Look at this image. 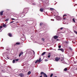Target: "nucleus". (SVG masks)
Returning a JSON list of instances; mask_svg holds the SVG:
<instances>
[{"label": "nucleus", "mask_w": 77, "mask_h": 77, "mask_svg": "<svg viewBox=\"0 0 77 77\" xmlns=\"http://www.w3.org/2000/svg\"><path fill=\"white\" fill-rule=\"evenodd\" d=\"M54 8H50V10H51V11H54Z\"/></svg>", "instance_id": "nucleus-24"}, {"label": "nucleus", "mask_w": 77, "mask_h": 77, "mask_svg": "<svg viewBox=\"0 0 77 77\" xmlns=\"http://www.w3.org/2000/svg\"><path fill=\"white\" fill-rule=\"evenodd\" d=\"M19 75L20 76H21V77H23V74L20 73L19 74Z\"/></svg>", "instance_id": "nucleus-18"}, {"label": "nucleus", "mask_w": 77, "mask_h": 77, "mask_svg": "<svg viewBox=\"0 0 77 77\" xmlns=\"http://www.w3.org/2000/svg\"><path fill=\"white\" fill-rule=\"evenodd\" d=\"M63 20H66V18L65 17H64L63 18Z\"/></svg>", "instance_id": "nucleus-39"}, {"label": "nucleus", "mask_w": 77, "mask_h": 77, "mask_svg": "<svg viewBox=\"0 0 77 77\" xmlns=\"http://www.w3.org/2000/svg\"><path fill=\"white\" fill-rule=\"evenodd\" d=\"M60 59V58L56 57L55 58V61L57 62V61H59Z\"/></svg>", "instance_id": "nucleus-5"}, {"label": "nucleus", "mask_w": 77, "mask_h": 77, "mask_svg": "<svg viewBox=\"0 0 77 77\" xmlns=\"http://www.w3.org/2000/svg\"><path fill=\"white\" fill-rule=\"evenodd\" d=\"M58 50H60V51H61L63 53L64 52V50L63 48H61L60 49H58Z\"/></svg>", "instance_id": "nucleus-3"}, {"label": "nucleus", "mask_w": 77, "mask_h": 77, "mask_svg": "<svg viewBox=\"0 0 77 77\" xmlns=\"http://www.w3.org/2000/svg\"><path fill=\"white\" fill-rule=\"evenodd\" d=\"M45 53H46V52H44L41 55L44 56V54H45Z\"/></svg>", "instance_id": "nucleus-10"}, {"label": "nucleus", "mask_w": 77, "mask_h": 77, "mask_svg": "<svg viewBox=\"0 0 77 77\" xmlns=\"http://www.w3.org/2000/svg\"><path fill=\"white\" fill-rule=\"evenodd\" d=\"M53 73L51 74L50 75V77H52V76H53Z\"/></svg>", "instance_id": "nucleus-27"}, {"label": "nucleus", "mask_w": 77, "mask_h": 77, "mask_svg": "<svg viewBox=\"0 0 77 77\" xmlns=\"http://www.w3.org/2000/svg\"><path fill=\"white\" fill-rule=\"evenodd\" d=\"M16 45H20V43L19 42H17L16 43Z\"/></svg>", "instance_id": "nucleus-14"}, {"label": "nucleus", "mask_w": 77, "mask_h": 77, "mask_svg": "<svg viewBox=\"0 0 77 77\" xmlns=\"http://www.w3.org/2000/svg\"><path fill=\"white\" fill-rule=\"evenodd\" d=\"M40 26H42V23H40Z\"/></svg>", "instance_id": "nucleus-36"}, {"label": "nucleus", "mask_w": 77, "mask_h": 77, "mask_svg": "<svg viewBox=\"0 0 77 77\" xmlns=\"http://www.w3.org/2000/svg\"><path fill=\"white\" fill-rule=\"evenodd\" d=\"M15 60H13V63H15Z\"/></svg>", "instance_id": "nucleus-23"}, {"label": "nucleus", "mask_w": 77, "mask_h": 77, "mask_svg": "<svg viewBox=\"0 0 77 77\" xmlns=\"http://www.w3.org/2000/svg\"><path fill=\"white\" fill-rule=\"evenodd\" d=\"M44 77H47V75L45 73H44Z\"/></svg>", "instance_id": "nucleus-11"}, {"label": "nucleus", "mask_w": 77, "mask_h": 77, "mask_svg": "<svg viewBox=\"0 0 77 77\" xmlns=\"http://www.w3.org/2000/svg\"><path fill=\"white\" fill-rule=\"evenodd\" d=\"M66 43H67V44H68V43H67V42H66Z\"/></svg>", "instance_id": "nucleus-47"}, {"label": "nucleus", "mask_w": 77, "mask_h": 77, "mask_svg": "<svg viewBox=\"0 0 77 77\" xmlns=\"http://www.w3.org/2000/svg\"><path fill=\"white\" fill-rule=\"evenodd\" d=\"M2 27H3L2 26H0V30H1V29H2Z\"/></svg>", "instance_id": "nucleus-33"}, {"label": "nucleus", "mask_w": 77, "mask_h": 77, "mask_svg": "<svg viewBox=\"0 0 77 77\" xmlns=\"http://www.w3.org/2000/svg\"><path fill=\"white\" fill-rule=\"evenodd\" d=\"M76 70L77 71V68H76Z\"/></svg>", "instance_id": "nucleus-46"}, {"label": "nucleus", "mask_w": 77, "mask_h": 77, "mask_svg": "<svg viewBox=\"0 0 77 77\" xmlns=\"http://www.w3.org/2000/svg\"><path fill=\"white\" fill-rule=\"evenodd\" d=\"M56 19L57 20H58V21H59V20H60V17L59 16H57L56 17Z\"/></svg>", "instance_id": "nucleus-2"}, {"label": "nucleus", "mask_w": 77, "mask_h": 77, "mask_svg": "<svg viewBox=\"0 0 77 77\" xmlns=\"http://www.w3.org/2000/svg\"><path fill=\"white\" fill-rule=\"evenodd\" d=\"M8 56V55H7L6 57H5V59H9V57H7Z\"/></svg>", "instance_id": "nucleus-17"}, {"label": "nucleus", "mask_w": 77, "mask_h": 77, "mask_svg": "<svg viewBox=\"0 0 77 77\" xmlns=\"http://www.w3.org/2000/svg\"><path fill=\"white\" fill-rule=\"evenodd\" d=\"M43 11H44V9L43 8H41L40 9V12H42Z\"/></svg>", "instance_id": "nucleus-9"}, {"label": "nucleus", "mask_w": 77, "mask_h": 77, "mask_svg": "<svg viewBox=\"0 0 77 77\" xmlns=\"http://www.w3.org/2000/svg\"><path fill=\"white\" fill-rule=\"evenodd\" d=\"M30 74H31V72L30 71H29L27 73L28 75H30Z\"/></svg>", "instance_id": "nucleus-16"}, {"label": "nucleus", "mask_w": 77, "mask_h": 77, "mask_svg": "<svg viewBox=\"0 0 77 77\" xmlns=\"http://www.w3.org/2000/svg\"><path fill=\"white\" fill-rule=\"evenodd\" d=\"M41 57H40V58L39 59V60H37L36 62H35V63H38H38H39V62H41V61H42V60H41Z\"/></svg>", "instance_id": "nucleus-1"}, {"label": "nucleus", "mask_w": 77, "mask_h": 77, "mask_svg": "<svg viewBox=\"0 0 77 77\" xmlns=\"http://www.w3.org/2000/svg\"><path fill=\"white\" fill-rule=\"evenodd\" d=\"M72 21L74 23H75V19L73 18L72 19Z\"/></svg>", "instance_id": "nucleus-20"}, {"label": "nucleus", "mask_w": 77, "mask_h": 77, "mask_svg": "<svg viewBox=\"0 0 77 77\" xmlns=\"http://www.w3.org/2000/svg\"><path fill=\"white\" fill-rule=\"evenodd\" d=\"M50 54V53H49L48 54V55H49Z\"/></svg>", "instance_id": "nucleus-43"}, {"label": "nucleus", "mask_w": 77, "mask_h": 77, "mask_svg": "<svg viewBox=\"0 0 77 77\" xmlns=\"http://www.w3.org/2000/svg\"><path fill=\"white\" fill-rule=\"evenodd\" d=\"M42 41H44V40H45V39H44V38H42Z\"/></svg>", "instance_id": "nucleus-34"}, {"label": "nucleus", "mask_w": 77, "mask_h": 77, "mask_svg": "<svg viewBox=\"0 0 77 77\" xmlns=\"http://www.w3.org/2000/svg\"><path fill=\"white\" fill-rule=\"evenodd\" d=\"M51 21H54V19H51Z\"/></svg>", "instance_id": "nucleus-40"}, {"label": "nucleus", "mask_w": 77, "mask_h": 77, "mask_svg": "<svg viewBox=\"0 0 77 77\" xmlns=\"http://www.w3.org/2000/svg\"><path fill=\"white\" fill-rule=\"evenodd\" d=\"M50 56H51L50 55H48V58H50Z\"/></svg>", "instance_id": "nucleus-31"}, {"label": "nucleus", "mask_w": 77, "mask_h": 77, "mask_svg": "<svg viewBox=\"0 0 77 77\" xmlns=\"http://www.w3.org/2000/svg\"><path fill=\"white\" fill-rule=\"evenodd\" d=\"M18 23V22H17L16 23Z\"/></svg>", "instance_id": "nucleus-45"}, {"label": "nucleus", "mask_w": 77, "mask_h": 77, "mask_svg": "<svg viewBox=\"0 0 77 77\" xmlns=\"http://www.w3.org/2000/svg\"><path fill=\"white\" fill-rule=\"evenodd\" d=\"M39 77H42V75H41Z\"/></svg>", "instance_id": "nucleus-44"}, {"label": "nucleus", "mask_w": 77, "mask_h": 77, "mask_svg": "<svg viewBox=\"0 0 77 77\" xmlns=\"http://www.w3.org/2000/svg\"><path fill=\"white\" fill-rule=\"evenodd\" d=\"M26 11H27V8H25L23 9V12L25 13Z\"/></svg>", "instance_id": "nucleus-4"}, {"label": "nucleus", "mask_w": 77, "mask_h": 77, "mask_svg": "<svg viewBox=\"0 0 77 77\" xmlns=\"http://www.w3.org/2000/svg\"><path fill=\"white\" fill-rule=\"evenodd\" d=\"M58 48H61V45H59L58 46Z\"/></svg>", "instance_id": "nucleus-29"}, {"label": "nucleus", "mask_w": 77, "mask_h": 77, "mask_svg": "<svg viewBox=\"0 0 77 77\" xmlns=\"http://www.w3.org/2000/svg\"><path fill=\"white\" fill-rule=\"evenodd\" d=\"M14 17H16L17 18H18V15L17 14H16V15H14Z\"/></svg>", "instance_id": "nucleus-13"}, {"label": "nucleus", "mask_w": 77, "mask_h": 77, "mask_svg": "<svg viewBox=\"0 0 77 77\" xmlns=\"http://www.w3.org/2000/svg\"><path fill=\"white\" fill-rule=\"evenodd\" d=\"M54 38L55 39H56L57 38H58V36H57L55 35L54 37Z\"/></svg>", "instance_id": "nucleus-8"}, {"label": "nucleus", "mask_w": 77, "mask_h": 77, "mask_svg": "<svg viewBox=\"0 0 77 77\" xmlns=\"http://www.w3.org/2000/svg\"><path fill=\"white\" fill-rule=\"evenodd\" d=\"M33 51L34 54H35V52L34 51Z\"/></svg>", "instance_id": "nucleus-41"}, {"label": "nucleus", "mask_w": 77, "mask_h": 77, "mask_svg": "<svg viewBox=\"0 0 77 77\" xmlns=\"http://www.w3.org/2000/svg\"><path fill=\"white\" fill-rule=\"evenodd\" d=\"M45 61L46 62H47V61H48V60H47V59H45Z\"/></svg>", "instance_id": "nucleus-37"}, {"label": "nucleus", "mask_w": 77, "mask_h": 77, "mask_svg": "<svg viewBox=\"0 0 77 77\" xmlns=\"http://www.w3.org/2000/svg\"><path fill=\"white\" fill-rule=\"evenodd\" d=\"M11 20H15V19H14V18H12L11 19Z\"/></svg>", "instance_id": "nucleus-38"}, {"label": "nucleus", "mask_w": 77, "mask_h": 77, "mask_svg": "<svg viewBox=\"0 0 77 77\" xmlns=\"http://www.w3.org/2000/svg\"><path fill=\"white\" fill-rule=\"evenodd\" d=\"M24 39H25V38H21V40H22V41H24Z\"/></svg>", "instance_id": "nucleus-21"}, {"label": "nucleus", "mask_w": 77, "mask_h": 77, "mask_svg": "<svg viewBox=\"0 0 77 77\" xmlns=\"http://www.w3.org/2000/svg\"><path fill=\"white\" fill-rule=\"evenodd\" d=\"M45 74V73H44V72H41V75H42V74Z\"/></svg>", "instance_id": "nucleus-22"}, {"label": "nucleus", "mask_w": 77, "mask_h": 77, "mask_svg": "<svg viewBox=\"0 0 77 77\" xmlns=\"http://www.w3.org/2000/svg\"><path fill=\"white\" fill-rule=\"evenodd\" d=\"M9 19H7L5 20V21H9Z\"/></svg>", "instance_id": "nucleus-25"}, {"label": "nucleus", "mask_w": 77, "mask_h": 77, "mask_svg": "<svg viewBox=\"0 0 77 77\" xmlns=\"http://www.w3.org/2000/svg\"><path fill=\"white\" fill-rule=\"evenodd\" d=\"M69 48L70 50H72V48L71 47H69Z\"/></svg>", "instance_id": "nucleus-32"}, {"label": "nucleus", "mask_w": 77, "mask_h": 77, "mask_svg": "<svg viewBox=\"0 0 77 77\" xmlns=\"http://www.w3.org/2000/svg\"><path fill=\"white\" fill-rule=\"evenodd\" d=\"M14 22V21H13V22H11L10 23H13Z\"/></svg>", "instance_id": "nucleus-42"}, {"label": "nucleus", "mask_w": 77, "mask_h": 77, "mask_svg": "<svg viewBox=\"0 0 77 77\" xmlns=\"http://www.w3.org/2000/svg\"><path fill=\"white\" fill-rule=\"evenodd\" d=\"M8 35L9 36H10V37H12V34L9 33V34H8Z\"/></svg>", "instance_id": "nucleus-12"}, {"label": "nucleus", "mask_w": 77, "mask_h": 77, "mask_svg": "<svg viewBox=\"0 0 77 77\" xmlns=\"http://www.w3.org/2000/svg\"><path fill=\"white\" fill-rule=\"evenodd\" d=\"M67 70V68H65V69H64V71H66Z\"/></svg>", "instance_id": "nucleus-19"}, {"label": "nucleus", "mask_w": 77, "mask_h": 77, "mask_svg": "<svg viewBox=\"0 0 77 77\" xmlns=\"http://www.w3.org/2000/svg\"><path fill=\"white\" fill-rule=\"evenodd\" d=\"M63 29V27H61V28H60V29H59L58 30V31H59V30H62V29Z\"/></svg>", "instance_id": "nucleus-15"}, {"label": "nucleus", "mask_w": 77, "mask_h": 77, "mask_svg": "<svg viewBox=\"0 0 77 77\" xmlns=\"http://www.w3.org/2000/svg\"><path fill=\"white\" fill-rule=\"evenodd\" d=\"M23 54V52H20V53L19 54V57H20V56H21Z\"/></svg>", "instance_id": "nucleus-7"}, {"label": "nucleus", "mask_w": 77, "mask_h": 77, "mask_svg": "<svg viewBox=\"0 0 77 77\" xmlns=\"http://www.w3.org/2000/svg\"><path fill=\"white\" fill-rule=\"evenodd\" d=\"M15 60H16V61H18V60H19V59H15Z\"/></svg>", "instance_id": "nucleus-30"}, {"label": "nucleus", "mask_w": 77, "mask_h": 77, "mask_svg": "<svg viewBox=\"0 0 77 77\" xmlns=\"http://www.w3.org/2000/svg\"><path fill=\"white\" fill-rule=\"evenodd\" d=\"M3 12H4L3 11H2L0 12V15L1 16H2V15H3Z\"/></svg>", "instance_id": "nucleus-6"}, {"label": "nucleus", "mask_w": 77, "mask_h": 77, "mask_svg": "<svg viewBox=\"0 0 77 77\" xmlns=\"http://www.w3.org/2000/svg\"><path fill=\"white\" fill-rule=\"evenodd\" d=\"M65 16H67L66 15V14H64L63 15V17H65Z\"/></svg>", "instance_id": "nucleus-35"}, {"label": "nucleus", "mask_w": 77, "mask_h": 77, "mask_svg": "<svg viewBox=\"0 0 77 77\" xmlns=\"http://www.w3.org/2000/svg\"><path fill=\"white\" fill-rule=\"evenodd\" d=\"M74 32L75 33L77 34V32L76 31H74Z\"/></svg>", "instance_id": "nucleus-28"}, {"label": "nucleus", "mask_w": 77, "mask_h": 77, "mask_svg": "<svg viewBox=\"0 0 77 77\" xmlns=\"http://www.w3.org/2000/svg\"><path fill=\"white\" fill-rule=\"evenodd\" d=\"M6 25L5 24L3 25V27H6Z\"/></svg>", "instance_id": "nucleus-26"}]
</instances>
